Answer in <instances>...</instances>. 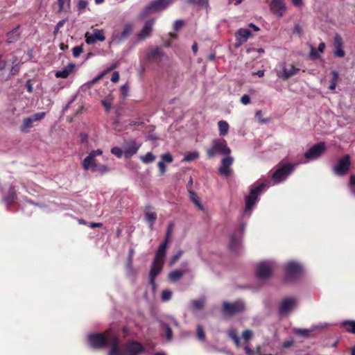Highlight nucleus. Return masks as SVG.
Masks as SVG:
<instances>
[{"label":"nucleus","instance_id":"f704fd0d","mask_svg":"<svg viewBox=\"0 0 355 355\" xmlns=\"http://www.w3.org/2000/svg\"><path fill=\"white\" fill-rule=\"evenodd\" d=\"M184 272L185 271L184 270H173L168 274V278L171 282H176L182 277Z\"/></svg>","mask_w":355,"mask_h":355},{"label":"nucleus","instance_id":"8fccbe9b","mask_svg":"<svg viewBox=\"0 0 355 355\" xmlns=\"http://www.w3.org/2000/svg\"><path fill=\"white\" fill-rule=\"evenodd\" d=\"M239 240L235 235H232L230 238V248L232 250H235L238 245Z\"/></svg>","mask_w":355,"mask_h":355},{"label":"nucleus","instance_id":"412c9836","mask_svg":"<svg viewBox=\"0 0 355 355\" xmlns=\"http://www.w3.org/2000/svg\"><path fill=\"white\" fill-rule=\"evenodd\" d=\"M168 244L166 242H162L159 246L153 261L162 262L164 263V259L166 254V249Z\"/></svg>","mask_w":355,"mask_h":355},{"label":"nucleus","instance_id":"7ed1b4c3","mask_svg":"<svg viewBox=\"0 0 355 355\" xmlns=\"http://www.w3.org/2000/svg\"><path fill=\"white\" fill-rule=\"evenodd\" d=\"M207 157L213 158L216 155H230L231 149L227 146V141L223 139H214L211 148L206 150Z\"/></svg>","mask_w":355,"mask_h":355},{"label":"nucleus","instance_id":"6e6552de","mask_svg":"<svg viewBox=\"0 0 355 355\" xmlns=\"http://www.w3.org/2000/svg\"><path fill=\"white\" fill-rule=\"evenodd\" d=\"M303 272L302 266L295 262H289L285 266V275L287 280L300 278Z\"/></svg>","mask_w":355,"mask_h":355},{"label":"nucleus","instance_id":"4d7b16f0","mask_svg":"<svg viewBox=\"0 0 355 355\" xmlns=\"http://www.w3.org/2000/svg\"><path fill=\"white\" fill-rule=\"evenodd\" d=\"M172 292L169 290H164L162 293V299L163 301L169 300L171 297Z\"/></svg>","mask_w":355,"mask_h":355},{"label":"nucleus","instance_id":"09e8293b","mask_svg":"<svg viewBox=\"0 0 355 355\" xmlns=\"http://www.w3.org/2000/svg\"><path fill=\"white\" fill-rule=\"evenodd\" d=\"M161 159H162L161 162H163L164 163V162H167V163H171L173 161V156L169 153H166L162 155Z\"/></svg>","mask_w":355,"mask_h":355},{"label":"nucleus","instance_id":"c9c22d12","mask_svg":"<svg viewBox=\"0 0 355 355\" xmlns=\"http://www.w3.org/2000/svg\"><path fill=\"white\" fill-rule=\"evenodd\" d=\"M332 78L330 82V85L329 87L330 90H334L336 87L337 82L339 79L338 72L336 71H333L331 72Z\"/></svg>","mask_w":355,"mask_h":355},{"label":"nucleus","instance_id":"a878e982","mask_svg":"<svg viewBox=\"0 0 355 355\" xmlns=\"http://www.w3.org/2000/svg\"><path fill=\"white\" fill-rule=\"evenodd\" d=\"M16 199H17V193H16L15 189L14 187H10L8 191V193L3 198V201L8 205H12L15 203Z\"/></svg>","mask_w":355,"mask_h":355},{"label":"nucleus","instance_id":"bb28decb","mask_svg":"<svg viewBox=\"0 0 355 355\" xmlns=\"http://www.w3.org/2000/svg\"><path fill=\"white\" fill-rule=\"evenodd\" d=\"M89 170H91L92 172H97L100 174H104L107 173L110 171V168L106 165H103L94 161L91 164Z\"/></svg>","mask_w":355,"mask_h":355},{"label":"nucleus","instance_id":"a211bd4d","mask_svg":"<svg viewBox=\"0 0 355 355\" xmlns=\"http://www.w3.org/2000/svg\"><path fill=\"white\" fill-rule=\"evenodd\" d=\"M295 304L294 298H285L282 300L279 305V313L280 315H284L292 310Z\"/></svg>","mask_w":355,"mask_h":355},{"label":"nucleus","instance_id":"0e129e2a","mask_svg":"<svg viewBox=\"0 0 355 355\" xmlns=\"http://www.w3.org/2000/svg\"><path fill=\"white\" fill-rule=\"evenodd\" d=\"M310 57L312 60H316L320 58V55L318 54L315 49L313 47H311V49Z\"/></svg>","mask_w":355,"mask_h":355},{"label":"nucleus","instance_id":"b1692460","mask_svg":"<svg viewBox=\"0 0 355 355\" xmlns=\"http://www.w3.org/2000/svg\"><path fill=\"white\" fill-rule=\"evenodd\" d=\"M134 31V25L131 23H127L125 24L123 29L119 36V40L120 42L127 40Z\"/></svg>","mask_w":355,"mask_h":355},{"label":"nucleus","instance_id":"3c124183","mask_svg":"<svg viewBox=\"0 0 355 355\" xmlns=\"http://www.w3.org/2000/svg\"><path fill=\"white\" fill-rule=\"evenodd\" d=\"M46 112H37L31 116L32 119L35 121H38L44 118Z\"/></svg>","mask_w":355,"mask_h":355},{"label":"nucleus","instance_id":"052dcab7","mask_svg":"<svg viewBox=\"0 0 355 355\" xmlns=\"http://www.w3.org/2000/svg\"><path fill=\"white\" fill-rule=\"evenodd\" d=\"M184 25V21L182 19L176 20L173 24V29L178 31Z\"/></svg>","mask_w":355,"mask_h":355},{"label":"nucleus","instance_id":"58836bf2","mask_svg":"<svg viewBox=\"0 0 355 355\" xmlns=\"http://www.w3.org/2000/svg\"><path fill=\"white\" fill-rule=\"evenodd\" d=\"M140 159L144 163L148 164L155 159V156L152 153H148L144 156H141Z\"/></svg>","mask_w":355,"mask_h":355},{"label":"nucleus","instance_id":"ea45409f","mask_svg":"<svg viewBox=\"0 0 355 355\" xmlns=\"http://www.w3.org/2000/svg\"><path fill=\"white\" fill-rule=\"evenodd\" d=\"M205 305V301L203 300H194L192 302L193 308L196 310H200L203 308Z\"/></svg>","mask_w":355,"mask_h":355},{"label":"nucleus","instance_id":"1a4fd4ad","mask_svg":"<svg viewBox=\"0 0 355 355\" xmlns=\"http://www.w3.org/2000/svg\"><path fill=\"white\" fill-rule=\"evenodd\" d=\"M325 150V144L319 142L311 146L304 154L307 159H317L320 157Z\"/></svg>","mask_w":355,"mask_h":355},{"label":"nucleus","instance_id":"e2e57ef3","mask_svg":"<svg viewBox=\"0 0 355 355\" xmlns=\"http://www.w3.org/2000/svg\"><path fill=\"white\" fill-rule=\"evenodd\" d=\"M252 336V332L251 330L247 329L244 331L242 334V338L245 340L248 341Z\"/></svg>","mask_w":355,"mask_h":355},{"label":"nucleus","instance_id":"4c0bfd02","mask_svg":"<svg viewBox=\"0 0 355 355\" xmlns=\"http://www.w3.org/2000/svg\"><path fill=\"white\" fill-rule=\"evenodd\" d=\"M199 157V153L196 151L194 152H190L188 154H187L184 158L183 161L184 162H191L193 161Z\"/></svg>","mask_w":355,"mask_h":355},{"label":"nucleus","instance_id":"72a5a7b5","mask_svg":"<svg viewBox=\"0 0 355 355\" xmlns=\"http://www.w3.org/2000/svg\"><path fill=\"white\" fill-rule=\"evenodd\" d=\"M115 66H112L110 68H108L106 71H104L101 72L98 76H97L96 78L92 79V80L89 81L87 84L88 85V87H92L94 84H96L98 80H100L108 72L114 69Z\"/></svg>","mask_w":355,"mask_h":355},{"label":"nucleus","instance_id":"c756f323","mask_svg":"<svg viewBox=\"0 0 355 355\" xmlns=\"http://www.w3.org/2000/svg\"><path fill=\"white\" fill-rule=\"evenodd\" d=\"M139 149V146L135 142L130 144L124 150V155L126 157H130L135 155Z\"/></svg>","mask_w":355,"mask_h":355},{"label":"nucleus","instance_id":"de8ad7c7","mask_svg":"<svg viewBox=\"0 0 355 355\" xmlns=\"http://www.w3.org/2000/svg\"><path fill=\"white\" fill-rule=\"evenodd\" d=\"M334 54L337 58H343L345 55V52L343 49V46L335 47Z\"/></svg>","mask_w":355,"mask_h":355},{"label":"nucleus","instance_id":"f03ea898","mask_svg":"<svg viewBox=\"0 0 355 355\" xmlns=\"http://www.w3.org/2000/svg\"><path fill=\"white\" fill-rule=\"evenodd\" d=\"M174 0H153L146 5L139 14L140 19H144L152 12H160L166 10Z\"/></svg>","mask_w":355,"mask_h":355},{"label":"nucleus","instance_id":"20e7f679","mask_svg":"<svg viewBox=\"0 0 355 355\" xmlns=\"http://www.w3.org/2000/svg\"><path fill=\"white\" fill-rule=\"evenodd\" d=\"M294 170V165L286 163L280 166L272 175V179L275 183L284 180Z\"/></svg>","mask_w":355,"mask_h":355},{"label":"nucleus","instance_id":"39448f33","mask_svg":"<svg viewBox=\"0 0 355 355\" xmlns=\"http://www.w3.org/2000/svg\"><path fill=\"white\" fill-rule=\"evenodd\" d=\"M244 309L245 305L241 300H236L232 303L225 301L223 303V313L227 316H232L241 313Z\"/></svg>","mask_w":355,"mask_h":355},{"label":"nucleus","instance_id":"473e14b6","mask_svg":"<svg viewBox=\"0 0 355 355\" xmlns=\"http://www.w3.org/2000/svg\"><path fill=\"white\" fill-rule=\"evenodd\" d=\"M218 126L219 130V135L220 136H225L227 134L229 130V124L225 121H219L218 122Z\"/></svg>","mask_w":355,"mask_h":355},{"label":"nucleus","instance_id":"6e6d98bb","mask_svg":"<svg viewBox=\"0 0 355 355\" xmlns=\"http://www.w3.org/2000/svg\"><path fill=\"white\" fill-rule=\"evenodd\" d=\"M73 56L74 58H78L83 53V47L82 46H76L72 49Z\"/></svg>","mask_w":355,"mask_h":355},{"label":"nucleus","instance_id":"e433bc0d","mask_svg":"<svg viewBox=\"0 0 355 355\" xmlns=\"http://www.w3.org/2000/svg\"><path fill=\"white\" fill-rule=\"evenodd\" d=\"M189 194H190V198L191 200H192V202L200 209H203V207L202 205H201L200 202L199 201V200L198 199V197L196 196V193L191 191V190H189Z\"/></svg>","mask_w":355,"mask_h":355},{"label":"nucleus","instance_id":"79ce46f5","mask_svg":"<svg viewBox=\"0 0 355 355\" xmlns=\"http://www.w3.org/2000/svg\"><path fill=\"white\" fill-rule=\"evenodd\" d=\"M187 1L201 7H207L208 6V0H187Z\"/></svg>","mask_w":355,"mask_h":355},{"label":"nucleus","instance_id":"6ab92c4d","mask_svg":"<svg viewBox=\"0 0 355 355\" xmlns=\"http://www.w3.org/2000/svg\"><path fill=\"white\" fill-rule=\"evenodd\" d=\"M103 153L102 150L100 149L92 150L89 153V155L87 156L83 162V167L85 170L88 171L91 164L93 162L96 161L95 157L97 155H101Z\"/></svg>","mask_w":355,"mask_h":355},{"label":"nucleus","instance_id":"f257e3e1","mask_svg":"<svg viewBox=\"0 0 355 355\" xmlns=\"http://www.w3.org/2000/svg\"><path fill=\"white\" fill-rule=\"evenodd\" d=\"M110 331H105L104 333H94L87 336V341L89 345L94 349H103L109 346Z\"/></svg>","mask_w":355,"mask_h":355},{"label":"nucleus","instance_id":"c03bdc74","mask_svg":"<svg viewBox=\"0 0 355 355\" xmlns=\"http://www.w3.org/2000/svg\"><path fill=\"white\" fill-rule=\"evenodd\" d=\"M196 333H197V337L199 340H205V334L204 329L201 325L197 326Z\"/></svg>","mask_w":355,"mask_h":355},{"label":"nucleus","instance_id":"423d86ee","mask_svg":"<svg viewBox=\"0 0 355 355\" xmlns=\"http://www.w3.org/2000/svg\"><path fill=\"white\" fill-rule=\"evenodd\" d=\"M350 166V157L345 155L338 160L337 164L333 167V171L338 176H344L349 172Z\"/></svg>","mask_w":355,"mask_h":355},{"label":"nucleus","instance_id":"f8f14e48","mask_svg":"<svg viewBox=\"0 0 355 355\" xmlns=\"http://www.w3.org/2000/svg\"><path fill=\"white\" fill-rule=\"evenodd\" d=\"M154 24L155 20L153 19L146 21L142 29L137 34V40L143 41L150 37L152 33Z\"/></svg>","mask_w":355,"mask_h":355},{"label":"nucleus","instance_id":"5fc2aeb1","mask_svg":"<svg viewBox=\"0 0 355 355\" xmlns=\"http://www.w3.org/2000/svg\"><path fill=\"white\" fill-rule=\"evenodd\" d=\"M123 98H125L128 96L129 91V85L128 83L123 85L120 88Z\"/></svg>","mask_w":355,"mask_h":355},{"label":"nucleus","instance_id":"393cba45","mask_svg":"<svg viewBox=\"0 0 355 355\" xmlns=\"http://www.w3.org/2000/svg\"><path fill=\"white\" fill-rule=\"evenodd\" d=\"M151 209H153L151 206L146 207V211H145V218L149 225V227L152 229L155 223V220H157V215L156 212L148 210Z\"/></svg>","mask_w":355,"mask_h":355},{"label":"nucleus","instance_id":"a19ab883","mask_svg":"<svg viewBox=\"0 0 355 355\" xmlns=\"http://www.w3.org/2000/svg\"><path fill=\"white\" fill-rule=\"evenodd\" d=\"M182 254H183V251L181 250H179L175 254H174L171 258L169 265L171 266H173L180 259V258L182 256Z\"/></svg>","mask_w":355,"mask_h":355},{"label":"nucleus","instance_id":"dca6fc26","mask_svg":"<svg viewBox=\"0 0 355 355\" xmlns=\"http://www.w3.org/2000/svg\"><path fill=\"white\" fill-rule=\"evenodd\" d=\"M119 338L117 335L112 334L110 337L109 345H111V349L108 352V355H123V352L119 347Z\"/></svg>","mask_w":355,"mask_h":355},{"label":"nucleus","instance_id":"cd10ccee","mask_svg":"<svg viewBox=\"0 0 355 355\" xmlns=\"http://www.w3.org/2000/svg\"><path fill=\"white\" fill-rule=\"evenodd\" d=\"M19 26H17V27H15V28H13L12 30H11L10 31H9L7 34H6V36H7V42L8 43H14V42H16L19 38V36H20V33H19Z\"/></svg>","mask_w":355,"mask_h":355},{"label":"nucleus","instance_id":"774afa93","mask_svg":"<svg viewBox=\"0 0 355 355\" xmlns=\"http://www.w3.org/2000/svg\"><path fill=\"white\" fill-rule=\"evenodd\" d=\"M101 103L103 105V107L105 108L106 111L109 112L111 108V105H112L111 102L107 100H102Z\"/></svg>","mask_w":355,"mask_h":355},{"label":"nucleus","instance_id":"9d476101","mask_svg":"<svg viewBox=\"0 0 355 355\" xmlns=\"http://www.w3.org/2000/svg\"><path fill=\"white\" fill-rule=\"evenodd\" d=\"M269 7L272 14L278 17H283L287 9L284 0H271Z\"/></svg>","mask_w":355,"mask_h":355},{"label":"nucleus","instance_id":"69168bd1","mask_svg":"<svg viewBox=\"0 0 355 355\" xmlns=\"http://www.w3.org/2000/svg\"><path fill=\"white\" fill-rule=\"evenodd\" d=\"M227 335L228 336L232 338L233 340H236L238 336H237V334H236V331L235 329H230L228 331H227Z\"/></svg>","mask_w":355,"mask_h":355},{"label":"nucleus","instance_id":"2eb2a0df","mask_svg":"<svg viewBox=\"0 0 355 355\" xmlns=\"http://www.w3.org/2000/svg\"><path fill=\"white\" fill-rule=\"evenodd\" d=\"M105 40L103 30L95 29L92 34L87 33L85 34V42L88 44H94L96 41L103 42Z\"/></svg>","mask_w":355,"mask_h":355},{"label":"nucleus","instance_id":"4be33fe9","mask_svg":"<svg viewBox=\"0 0 355 355\" xmlns=\"http://www.w3.org/2000/svg\"><path fill=\"white\" fill-rule=\"evenodd\" d=\"M76 67L75 64L69 63L65 67L55 72V76L56 78H66L74 70Z\"/></svg>","mask_w":355,"mask_h":355},{"label":"nucleus","instance_id":"c85d7f7f","mask_svg":"<svg viewBox=\"0 0 355 355\" xmlns=\"http://www.w3.org/2000/svg\"><path fill=\"white\" fill-rule=\"evenodd\" d=\"M164 55L163 52L161 51V49L158 47H156L152 50H150L147 53V59L148 60H157L158 59H160Z\"/></svg>","mask_w":355,"mask_h":355},{"label":"nucleus","instance_id":"864d4df0","mask_svg":"<svg viewBox=\"0 0 355 355\" xmlns=\"http://www.w3.org/2000/svg\"><path fill=\"white\" fill-rule=\"evenodd\" d=\"M343 38L341 37V36L338 34H336L335 37H334V47H340V46H343Z\"/></svg>","mask_w":355,"mask_h":355},{"label":"nucleus","instance_id":"13d9d810","mask_svg":"<svg viewBox=\"0 0 355 355\" xmlns=\"http://www.w3.org/2000/svg\"><path fill=\"white\" fill-rule=\"evenodd\" d=\"M111 153L116 155L118 158H121L123 155V151L121 149L117 146L113 147L111 149Z\"/></svg>","mask_w":355,"mask_h":355},{"label":"nucleus","instance_id":"603ef678","mask_svg":"<svg viewBox=\"0 0 355 355\" xmlns=\"http://www.w3.org/2000/svg\"><path fill=\"white\" fill-rule=\"evenodd\" d=\"M70 2H71V0H58V6H59L58 12H61L62 11L64 10V5L66 3H67L68 7L69 8L70 7Z\"/></svg>","mask_w":355,"mask_h":355},{"label":"nucleus","instance_id":"49530a36","mask_svg":"<svg viewBox=\"0 0 355 355\" xmlns=\"http://www.w3.org/2000/svg\"><path fill=\"white\" fill-rule=\"evenodd\" d=\"M163 327H164V331L166 332V339L168 340H171L173 337V331H172L171 328L167 324H164L163 325Z\"/></svg>","mask_w":355,"mask_h":355},{"label":"nucleus","instance_id":"9b49d317","mask_svg":"<svg viewBox=\"0 0 355 355\" xmlns=\"http://www.w3.org/2000/svg\"><path fill=\"white\" fill-rule=\"evenodd\" d=\"M144 350V346L137 341L128 342L125 346V355H139Z\"/></svg>","mask_w":355,"mask_h":355},{"label":"nucleus","instance_id":"a18cd8bd","mask_svg":"<svg viewBox=\"0 0 355 355\" xmlns=\"http://www.w3.org/2000/svg\"><path fill=\"white\" fill-rule=\"evenodd\" d=\"M173 223H169L168 225V227H167L166 236H165V239L163 242H166V243L168 244L170 236H171L172 231H173Z\"/></svg>","mask_w":355,"mask_h":355},{"label":"nucleus","instance_id":"680f3d73","mask_svg":"<svg viewBox=\"0 0 355 355\" xmlns=\"http://www.w3.org/2000/svg\"><path fill=\"white\" fill-rule=\"evenodd\" d=\"M87 6L88 2L86 0H79L77 6L79 11H83Z\"/></svg>","mask_w":355,"mask_h":355},{"label":"nucleus","instance_id":"aec40b11","mask_svg":"<svg viewBox=\"0 0 355 355\" xmlns=\"http://www.w3.org/2000/svg\"><path fill=\"white\" fill-rule=\"evenodd\" d=\"M251 35L252 32L250 30L246 28H240L235 34L236 42L240 44L245 43Z\"/></svg>","mask_w":355,"mask_h":355},{"label":"nucleus","instance_id":"338daca9","mask_svg":"<svg viewBox=\"0 0 355 355\" xmlns=\"http://www.w3.org/2000/svg\"><path fill=\"white\" fill-rule=\"evenodd\" d=\"M241 102L243 105L249 104L250 103V96H248L247 94H245V95L242 96V97L241 98Z\"/></svg>","mask_w":355,"mask_h":355},{"label":"nucleus","instance_id":"5701e85b","mask_svg":"<svg viewBox=\"0 0 355 355\" xmlns=\"http://www.w3.org/2000/svg\"><path fill=\"white\" fill-rule=\"evenodd\" d=\"M300 71L299 68H296L293 65H291L290 68L284 67L282 73L279 76L283 80H287L289 78L295 76Z\"/></svg>","mask_w":355,"mask_h":355},{"label":"nucleus","instance_id":"ddd939ff","mask_svg":"<svg viewBox=\"0 0 355 355\" xmlns=\"http://www.w3.org/2000/svg\"><path fill=\"white\" fill-rule=\"evenodd\" d=\"M272 268L270 263L261 262L257 266L256 274L259 279H267L270 277Z\"/></svg>","mask_w":355,"mask_h":355},{"label":"nucleus","instance_id":"2f4dec72","mask_svg":"<svg viewBox=\"0 0 355 355\" xmlns=\"http://www.w3.org/2000/svg\"><path fill=\"white\" fill-rule=\"evenodd\" d=\"M33 122L34 121L31 116L25 118L20 128L21 131L28 132V130L33 127Z\"/></svg>","mask_w":355,"mask_h":355},{"label":"nucleus","instance_id":"bf43d9fd","mask_svg":"<svg viewBox=\"0 0 355 355\" xmlns=\"http://www.w3.org/2000/svg\"><path fill=\"white\" fill-rule=\"evenodd\" d=\"M65 21H66L65 19H62L60 21H58V23L56 24V26H55L54 30H53V35H56L58 34V33L59 32L60 29L65 24Z\"/></svg>","mask_w":355,"mask_h":355},{"label":"nucleus","instance_id":"0eeeda50","mask_svg":"<svg viewBox=\"0 0 355 355\" xmlns=\"http://www.w3.org/2000/svg\"><path fill=\"white\" fill-rule=\"evenodd\" d=\"M265 187L266 184L264 183H261L250 190V194L245 198V212L250 211L252 209L257 201L259 195Z\"/></svg>","mask_w":355,"mask_h":355},{"label":"nucleus","instance_id":"f3484780","mask_svg":"<svg viewBox=\"0 0 355 355\" xmlns=\"http://www.w3.org/2000/svg\"><path fill=\"white\" fill-rule=\"evenodd\" d=\"M163 266H164V263L158 262L156 261H153V263H152V266L150 268V273H149L150 284L152 286H154L155 285V277L161 272V271L163 268Z\"/></svg>","mask_w":355,"mask_h":355},{"label":"nucleus","instance_id":"4468645a","mask_svg":"<svg viewBox=\"0 0 355 355\" xmlns=\"http://www.w3.org/2000/svg\"><path fill=\"white\" fill-rule=\"evenodd\" d=\"M234 159L230 155H227L222 159L221 165L218 168V173L220 175L227 177L231 174L230 166L233 164Z\"/></svg>","mask_w":355,"mask_h":355},{"label":"nucleus","instance_id":"7c9ffc66","mask_svg":"<svg viewBox=\"0 0 355 355\" xmlns=\"http://www.w3.org/2000/svg\"><path fill=\"white\" fill-rule=\"evenodd\" d=\"M341 325L347 332L355 334V320H345Z\"/></svg>","mask_w":355,"mask_h":355},{"label":"nucleus","instance_id":"37998d69","mask_svg":"<svg viewBox=\"0 0 355 355\" xmlns=\"http://www.w3.org/2000/svg\"><path fill=\"white\" fill-rule=\"evenodd\" d=\"M311 331L306 329H298L295 331V334L297 335L303 336L304 338H308L310 336Z\"/></svg>","mask_w":355,"mask_h":355}]
</instances>
